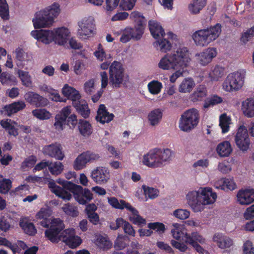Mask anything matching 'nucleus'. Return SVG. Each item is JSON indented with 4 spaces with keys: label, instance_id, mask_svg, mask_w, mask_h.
<instances>
[{
    "label": "nucleus",
    "instance_id": "f257e3e1",
    "mask_svg": "<svg viewBox=\"0 0 254 254\" xmlns=\"http://www.w3.org/2000/svg\"><path fill=\"white\" fill-rule=\"evenodd\" d=\"M190 60L188 48L183 47L166 54L160 61L158 66L164 70L185 69Z\"/></svg>",
    "mask_w": 254,
    "mask_h": 254
},
{
    "label": "nucleus",
    "instance_id": "f03ea898",
    "mask_svg": "<svg viewBox=\"0 0 254 254\" xmlns=\"http://www.w3.org/2000/svg\"><path fill=\"white\" fill-rule=\"evenodd\" d=\"M217 197L210 188L201 189L200 191H190L186 196L188 203L195 212L203 210L204 205L213 203Z\"/></svg>",
    "mask_w": 254,
    "mask_h": 254
},
{
    "label": "nucleus",
    "instance_id": "7ed1b4c3",
    "mask_svg": "<svg viewBox=\"0 0 254 254\" xmlns=\"http://www.w3.org/2000/svg\"><path fill=\"white\" fill-rule=\"evenodd\" d=\"M31 34L34 38L46 44L55 41L63 45L69 36V32L67 28L62 27L57 28L55 32L41 29L32 31Z\"/></svg>",
    "mask_w": 254,
    "mask_h": 254
},
{
    "label": "nucleus",
    "instance_id": "20e7f679",
    "mask_svg": "<svg viewBox=\"0 0 254 254\" xmlns=\"http://www.w3.org/2000/svg\"><path fill=\"white\" fill-rule=\"evenodd\" d=\"M60 12V5L57 3H54L44 9L36 12L35 18L32 20L34 28L38 29L50 26Z\"/></svg>",
    "mask_w": 254,
    "mask_h": 254
},
{
    "label": "nucleus",
    "instance_id": "39448f33",
    "mask_svg": "<svg viewBox=\"0 0 254 254\" xmlns=\"http://www.w3.org/2000/svg\"><path fill=\"white\" fill-rule=\"evenodd\" d=\"M222 31V26L216 23L206 29L196 31L192 35V39L197 46L204 47L217 39Z\"/></svg>",
    "mask_w": 254,
    "mask_h": 254
},
{
    "label": "nucleus",
    "instance_id": "423d86ee",
    "mask_svg": "<svg viewBox=\"0 0 254 254\" xmlns=\"http://www.w3.org/2000/svg\"><path fill=\"white\" fill-rule=\"evenodd\" d=\"M148 26L152 36L157 40L154 42V47L162 52L166 53L170 51L172 48L171 42L165 38L160 39V37L163 38L165 35L164 30L160 23L154 20H150Z\"/></svg>",
    "mask_w": 254,
    "mask_h": 254
},
{
    "label": "nucleus",
    "instance_id": "0eeeda50",
    "mask_svg": "<svg viewBox=\"0 0 254 254\" xmlns=\"http://www.w3.org/2000/svg\"><path fill=\"white\" fill-rule=\"evenodd\" d=\"M128 76L125 73V69L122 64L114 61L109 68V84L113 88H120L125 79Z\"/></svg>",
    "mask_w": 254,
    "mask_h": 254
},
{
    "label": "nucleus",
    "instance_id": "6e6552de",
    "mask_svg": "<svg viewBox=\"0 0 254 254\" xmlns=\"http://www.w3.org/2000/svg\"><path fill=\"white\" fill-rule=\"evenodd\" d=\"M199 121L198 111L192 108L186 111L182 115L179 122V128L184 131H190L197 126Z\"/></svg>",
    "mask_w": 254,
    "mask_h": 254
},
{
    "label": "nucleus",
    "instance_id": "1a4fd4ad",
    "mask_svg": "<svg viewBox=\"0 0 254 254\" xmlns=\"http://www.w3.org/2000/svg\"><path fill=\"white\" fill-rule=\"evenodd\" d=\"M245 74L240 71L229 73L223 83V89L228 92L238 91L244 85Z\"/></svg>",
    "mask_w": 254,
    "mask_h": 254
},
{
    "label": "nucleus",
    "instance_id": "9d476101",
    "mask_svg": "<svg viewBox=\"0 0 254 254\" xmlns=\"http://www.w3.org/2000/svg\"><path fill=\"white\" fill-rule=\"evenodd\" d=\"M41 225L47 228L45 236L53 243H58L62 239V231L64 228V223H41Z\"/></svg>",
    "mask_w": 254,
    "mask_h": 254
},
{
    "label": "nucleus",
    "instance_id": "9b49d317",
    "mask_svg": "<svg viewBox=\"0 0 254 254\" xmlns=\"http://www.w3.org/2000/svg\"><path fill=\"white\" fill-rule=\"evenodd\" d=\"M78 25L77 35L80 39H87L96 33L94 20L92 17L83 18Z\"/></svg>",
    "mask_w": 254,
    "mask_h": 254
},
{
    "label": "nucleus",
    "instance_id": "f8f14e48",
    "mask_svg": "<svg viewBox=\"0 0 254 254\" xmlns=\"http://www.w3.org/2000/svg\"><path fill=\"white\" fill-rule=\"evenodd\" d=\"M235 141L238 148L243 152L250 148L251 141L246 127L242 125L238 129L235 136Z\"/></svg>",
    "mask_w": 254,
    "mask_h": 254
},
{
    "label": "nucleus",
    "instance_id": "ddd939ff",
    "mask_svg": "<svg viewBox=\"0 0 254 254\" xmlns=\"http://www.w3.org/2000/svg\"><path fill=\"white\" fill-rule=\"evenodd\" d=\"M70 192L80 204L85 205L93 198V195L89 189H83L82 186L76 184Z\"/></svg>",
    "mask_w": 254,
    "mask_h": 254
},
{
    "label": "nucleus",
    "instance_id": "4468645a",
    "mask_svg": "<svg viewBox=\"0 0 254 254\" xmlns=\"http://www.w3.org/2000/svg\"><path fill=\"white\" fill-rule=\"evenodd\" d=\"M131 16L134 18L136 25L133 28L128 29L133 39L138 40L144 32V17L138 11H134L131 14Z\"/></svg>",
    "mask_w": 254,
    "mask_h": 254
},
{
    "label": "nucleus",
    "instance_id": "2eb2a0df",
    "mask_svg": "<svg viewBox=\"0 0 254 254\" xmlns=\"http://www.w3.org/2000/svg\"><path fill=\"white\" fill-rule=\"evenodd\" d=\"M99 158L98 154L90 151L84 152L79 155L74 160L73 168L75 170H80L85 167L88 163L97 160Z\"/></svg>",
    "mask_w": 254,
    "mask_h": 254
},
{
    "label": "nucleus",
    "instance_id": "dca6fc26",
    "mask_svg": "<svg viewBox=\"0 0 254 254\" xmlns=\"http://www.w3.org/2000/svg\"><path fill=\"white\" fill-rule=\"evenodd\" d=\"M71 248H75L82 243V240L76 235L73 228L66 229L62 232L61 240Z\"/></svg>",
    "mask_w": 254,
    "mask_h": 254
},
{
    "label": "nucleus",
    "instance_id": "f3484780",
    "mask_svg": "<svg viewBox=\"0 0 254 254\" xmlns=\"http://www.w3.org/2000/svg\"><path fill=\"white\" fill-rule=\"evenodd\" d=\"M90 177L96 184H105L110 179V171L107 167H97L92 171Z\"/></svg>",
    "mask_w": 254,
    "mask_h": 254
},
{
    "label": "nucleus",
    "instance_id": "a211bd4d",
    "mask_svg": "<svg viewBox=\"0 0 254 254\" xmlns=\"http://www.w3.org/2000/svg\"><path fill=\"white\" fill-rule=\"evenodd\" d=\"M62 150V145L60 143L55 142L44 146L43 148V153L46 155L61 161L65 157Z\"/></svg>",
    "mask_w": 254,
    "mask_h": 254
},
{
    "label": "nucleus",
    "instance_id": "6ab92c4d",
    "mask_svg": "<svg viewBox=\"0 0 254 254\" xmlns=\"http://www.w3.org/2000/svg\"><path fill=\"white\" fill-rule=\"evenodd\" d=\"M26 101L36 107H44L48 104V100L34 92H28L24 96Z\"/></svg>",
    "mask_w": 254,
    "mask_h": 254
},
{
    "label": "nucleus",
    "instance_id": "aec40b11",
    "mask_svg": "<svg viewBox=\"0 0 254 254\" xmlns=\"http://www.w3.org/2000/svg\"><path fill=\"white\" fill-rule=\"evenodd\" d=\"M71 113L70 106H66L62 109L59 114L56 115L54 126L56 129L62 130L66 123V119Z\"/></svg>",
    "mask_w": 254,
    "mask_h": 254
},
{
    "label": "nucleus",
    "instance_id": "412c9836",
    "mask_svg": "<svg viewBox=\"0 0 254 254\" xmlns=\"http://www.w3.org/2000/svg\"><path fill=\"white\" fill-rule=\"evenodd\" d=\"M142 163L144 165L150 168L160 167V162H159L155 148L150 150L143 155Z\"/></svg>",
    "mask_w": 254,
    "mask_h": 254
},
{
    "label": "nucleus",
    "instance_id": "4be33fe9",
    "mask_svg": "<svg viewBox=\"0 0 254 254\" xmlns=\"http://www.w3.org/2000/svg\"><path fill=\"white\" fill-rule=\"evenodd\" d=\"M238 201L242 205H248L254 201V189L240 190L237 194Z\"/></svg>",
    "mask_w": 254,
    "mask_h": 254
},
{
    "label": "nucleus",
    "instance_id": "5701e85b",
    "mask_svg": "<svg viewBox=\"0 0 254 254\" xmlns=\"http://www.w3.org/2000/svg\"><path fill=\"white\" fill-rule=\"evenodd\" d=\"M114 115L112 113H109L104 104L99 106L97 111V115L96 117V120L102 124L108 123L113 120Z\"/></svg>",
    "mask_w": 254,
    "mask_h": 254
},
{
    "label": "nucleus",
    "instance_id": "b1692460",
    "mask_svg": "<svg viewBox=\"0 0 254 254\" xmlns=\"http://www.w3.org/2000/svg\"><path fill=\"white\" fill-rule=\"evenodd\" d=\"M217 53L216 48H207L199 55V63L202 65L207 64L211 62L213 58L216 57Z\"/></svg>",
    "mask_w": 254,
    "mask_h": 254
},
{
    "label": "nucleus",
    "instance_id": "393cba45",
    "mask_svg": "<svg viewBox=\"0 0 254 254\" xmlns=\"http://www.w3.org/2000/svg\"><path fill=\"white\" fill-rule=\"evenodd\" d=\"M213 240L221 249L229 248L233 244V240L231 238L221 233L215 234L213 237Z\"/></svg>",
    "mask_w": 254,
    "mask_h": 254
},
{
    "label": "nucleus",
    "instance_id": "a878e982",
    "mask_svg": "<svg viewBox=\"0 0 254 254\" xmlns=\"http://www.w3.org/2000/svg\"><path fill=\"white\" fill-rule=\"evenodd\" d=\"M216 189L225 191L233 190L236 188V185L233 179L223 178L215 183Z\"/></svg>",
    "mask_w": 254,
    "mask_h": 254
},
{
    "label": "nucleus",
    "instance_id": "bb28decb",
    "mask_svg": "<svg viewBox=\"0 0 254 254\" xmlns=\"http://www.w3.org/2000/svg\"><path fill=\"white\" fill-rule=\"evenodd\" d=\"M62 93L65 97L72 101V105H74V101L78 102L81 100V95L79 91L67 84H65L63 88Z\"/></svg>",
    "mask_w": 254,
    "mask_h": 254
},
{
    "label": "nucleus",
    "instance_id": "cd10ccee",
    "mask_svg": "<svg viewBox=\"0 0 254 254\" xmlns=\"http://www.w3.org/2000/svg\"><path fill=\"white\" fill-rule=\"evenodd\" d=\"M25 107L26 105L24 102L18 101L5 106L3 110L5 114L8 116H10L11 115L23 110Z\"/></svg>",
    "mask_w": 254,
    "mask_h": 254
},
{
    "label": "nucleus",
    "instance_id": "c85d7f7f",
    "mask_svg": "<svg viewBox=\"0 0 254 254\" xmlns=\"http://www.w3.org/2000/svg\"><path fill=\"white\" fill-rule=\"evenodd\" d=\"M72 106L75 109L77 112L83 118L87 119L89 117L90 110L86 101L81 100L78 102L74 101V105Z\"/></svg>",
    "mask_w": 254,
    "mask_h": 254
},
{
    "label": "nucleus",
    "instance_id": "c756f323",
    "mask_svg": "<svg viewBox=\"0 0 254 254\" xmlns=\"http://www.w3.org/2000/svg\"><path fill=\"white\" fill-rule=\"evenodd\" d=\"M233 148L228 141H223L219 143L216 147L218 154L223 157L229 156L232 152Z\"/></svg>",
    "mask_w": 254,
    "mask_h": 254
},
{
    "label": "nucleus",
    "instance_id": "7c9ffc66",
    "mask_svg": "<svg viewBox=\"0 0 254 254\" xmlns=\"http://www.w3.org/2000/svg\"><path fill=\"white\" fill-rule=\"evenodd\" d=\"M242 109L245 116L248 118L254 117V99L249 98L243 101Z\"/></svg>",
    "mask_w": 254,
    "mask_h": 254
},
{
    "label": "nucleus",
    "instance_id": "2f4dec72",
    "mask_svg": "<svg viewBox=\"0 0 254 254\" xmlns=\"http://www.w3.org/2000/svg\"><path fill=\"white\" fill-rule=\"evenodd\" d=\"M155 149L159 162H160V167L163 163L169 161L171 159L173 152L171 149L169 148L161 149L157 148Z\"/></svg>",
    "mask_w": 254,
    "mask_h": 254
},
{
    "label": "nucleus",
    "instance_id": "473e14b6",
    "mask_svg": "<svg viewBox=\"0 0 254 254\" xmlns=\"http://www.w3.org/2000/svg\"><path fill=\"white\" fill-rule=\"evenodd\" d=\"M0 125L5 128L10 135L16 136L18 134V129L16 127L17 124L15 122H11L10 120L6 121L2 120Z\"/></svg>",
    "mask_w": 254,
    "mask_h": 254
},
{
    "label": "nucleus",
    "instance_id": "72a5a7b5",
    "mask_svg": "<svg viewBox=\"0 0 254 254\" xmlns=\"http://www.w3.org/2000/svg\"><path fill=\"white\" fill-rule=\"evenodd\" d=\"M162 116L163 112L160 109H155L151 111L148 115L150 124L152 126L157 125L161 121Z\"/></svg>",
    "mask_w": 254,
    "mask_h": 254
},
{
    "label": "nucleus",
    "instance_id": "f704fd0d",
    "mask_svg": "<svg viewBox=\"0 0 254 254\" xmlns=\"http://www.w3.org/2000/svg\"><path fill=\"white\" fill-rule=\"evenodd\" d=\"M15 58L20 62L28 63L32 59V55L30 52H25L22 48L18 47L15 50Z\"/></svg>",
    "mask_w": 254,
    "mask_h": 254
},
{
    "label": "nucleus",
    "instance_id": "c9c22d12",
    "mask_svg": "<svg viewBox=\"0 0 254 254\" xmlns=\"http://www.w3.org/2000/svg\"><path fill=\"white\" fill-rule=\"evenodd\" d=\"M94 243L98 248L103 251L108 250L111 249L112 246V243L109 239L101 235L97 237Z\"/></svg>",
    "mask_w": 254,
    "mask_h": 254
},
{
    "label": "nucleus",
    "instance_id": "e433bc0d",
    "mask_svg": "<svg viewBox=\"0 0 254 254\" xmlns=\"http://www.w3.org/2000/svg\"><path fill=\"white\" fill-rule=\"evenodd\" d=\"M78 129L80 133L84 136H89L92 132L91 125L89 122L84 120H79Z\"/></svg>",
    "mask_w": 254,
    "mask_h": 254
},
{
    "label": "nucleus",
    "instance_id": "4c0bfd02",
    "mask_svg": "<svg viewBox=\"0 0 254 254\" xmlns=\"http://www.w3.org/2000/svg\"><path fill=\"white\" fill-rule=\"evenodd\" d=\"M125 207L127 210L131 212V216H129V220L131 222H146L145 219L139 215L138 211L133 207L129 203H127Z\"/></svg>",
    "mask_w": 254,
    "mask_h": 254
},
{
    "label": "nucleus",
    "instance_id": "58836bf2",
    "mask_svg": "<svg viewBox=\"0 0 254 254\" xmlns=\"http://www.w3.org/2000/svg\"><path fill=\"white\" fill-rule=\"evenodd\" d=\"M195 85L193 80L191 78L184 79L179 86L180 92L187 93L190 92Z\"/></svg>",
    "mask_w": 254,
    "mask_h": 254
},
{
    "label": "nucleus",
    "instance_id": "ea45409f",
    "mask_svg": "<svg viewBox=\"0 0 254 254\" xmlns=\"http://www.w3.org/2000/svg\"><path fill=\"white\" fill-rule=\"evenodd\" d=\"M0 81L3 85H15L16 83V78L9 72L4 71L0 74Z\"/></svg>",
    "mask_w": 254,
    "mask_h": 254
},
{
    "label": "nucleus",
    "instance_id": "a19ab883",
    "mask_svg": "<svg viewBox=\"0 0 254 254\" xmlns=\"http://www.w3.org/2000/svg\"><path fill=\"white\" fill-rule=\"evenodd\" d=\"M207 0H193L192 3L190 4V11L193 14L198 13L205 6Z\"/></svg>",
    "mask_w": 254,
    "mask_h": 254
},
{
    "label": "nucleus",
    "instance_id": "79ce46f5",
    "mask_svg": "<svg viewBox=\"0 0 254 254\" xmlns=\"http://www.w3.org/2000/svg\"><path fill=\"white\" fill-rule=\"evenodd\" d=\"M230 124L231 119L226 114H223L220 116L219 118V126L222 129V132L223 133H225L229 131Z\"/></svg>",
    "mask_w": 254,
    "mask_h": 254
},
{
    "label": "nucleus",
    "instance_id": "37998d69",
    "mask_svg": "<svg viewBox=\"0 0 254 254\" xmlns=\"http://www.w3.org/2000/svg\"><path fill=\"white\" fill-rule=\"evenodd\" d=\"M62 209L66 215L73 218L77 217L79 214L77 207L69 203L64 204Z\"/></svg>",
    "mask_w": 254,
    "mask_h": 254
},
{
    "label": "nucleus",
    "instance_id": "c03bdc74",
    "mask_svg": "<svg viewBox=\"0 0 254 254\" xmlns=\"http://www.w3.org/2000/svg\"><path fill=\"white\" fill-rule=\"evenodd\" d=\"M108 202L112 207L118 209H124L127 203L123 199L119 200L115 197H108Z\"/></svg>",
    "mask_w": 254,
    "mask_h": 254
},
{
    "label": "nucleus",
    "instance_id": "a18cd8bd",
    "mask_svg": "<svg viewBox=\"0 0 254 254\" xmlns=\"http://www.w3.org/2000/svg\"><path fill=\"white\" fill-rule=\"evenodd\" d=\"M179 223H174L173 226L175 228L172 230V235L174 238L177 240H183L184 238H186L185 241L187 240V237H188V234L186 232L185 230H180L179 228Z\"/></svg>",
    "mask_w": 254,
    "mask_h": 254
},
{
    "label": "nucleus",
    "instance_id": "49530a36",
    "mask_svg": "<svg viewBox=\"0 0 254 254\" xmlns=\"http://www.w3.org/2000/svg\"><path fill=\"white\" fill-rule=\"evenodd\" d=\"M129 240L127 236L119 235L115 242V248L117 250H121L128 245Z\"/></svg>",
    "mask_w": 254,
    "mask_h": 254
},
{
    "label": "nucleus",
    "instance_id": "de8ad7c7",
    "mask_svg": "<svg viewBox=\"0 0 254 254\" xmlns=\"http://www.w3.org/2000/svg\"><path fill=\"white\" fill-rule=\"evenodd\" d=\"M33 116L41 120L49 119L51 114L45 109H37L32 111Z\"/></svg>",
    "mask_w": 254,
    "mask_h": 254
},
{
    "label": "nucleus",
    "instance_id": "09e8293b",
    "mask_svg": "<svg viewBox=\"0 0 254 254\" xmlns=\"http://www.w3.org/2000/svg\"><path fill=\"white\" fill-rule=\"evenodd\" d=\"M142 188L145 197H147L149 199H154L159 196V191L157 189L149 187L145 185H143Z\"/></svg>",
    "mask_w": 254,
    "mask_h": 254
},
{
    "label": "nucleus",
    "instance_id": "8fccbe9b",
    "mask_svg": "<svg viewBox=\"0 0 254 254\" xmlns=\"http://www.w3.org/2000/svg\"><path fill=\"white\" fill-rule=\"evenodd\" d=\"M224 73V68L219 65H216L210 72L209 77L213 80L217 81Z\"/></svg>",
    "mask_w": 254,
    "mask_h": 254
},
{
    "label": "nucleus",
    "instance_id": "3c124183",
    "mask_svg": "<svg viewBox=\"0 0 254 254\" xmlns=\"http://www.w3.org/2000/svg\"><path fill=\"white\" fill-rule=\"evenodd\" d=\"M206 89L204 86H199L192 95V100L193 102L201 101L206 95Z\"/></svg>",
    "mask_w": 254,
    "mask_h": 254
},
{
    "label": "nucleus",
    "instance_id": "603ef678",
    "mask_svg": "<svg viewBox=\"0 0 254 254\" xmlns=\"http://www.w3.org/2000/svg\"><path fill=\"white\" fill-rule=\"evenodd\" d=\"M148 88L150 93L153 95L159 93L162 88V84L157 80H152L148 84Z\"/></svg>",
    "mask_w": 254,
    "mask_h": 254
},
{
    "label": "nucleus",
    "instance_id": "864d4df0",
    "mask_svg": "<svg viewBox=\"0 0 254 254\" xmlns=\"http://www.w3.org/2000/svg\"><path fill=\"white\" fill-rule=\"evenodd\" d=\"M64 169V165L60 162L52 163L50 162L49 170L53 175L60 174Z\"/></svg>",
    "mask_w": 254,
    "mask_h": 254
},
{
    "label": "nucleus",
    "instance_id": "5fc2aeb1",
    "mask_svg": "<svg viewBox=\"0 0 254 254\" xmlns=\"http://www.w3.org/2000/svg\"><path fill=\"white\" fill-rule=\"evenodd\" d=\"M0 17L4 20L9 18L8 5L6 0H0Z\"/></svg>",
    "mask_w": 254,
    "mask_h": 254
},
{
    "label": "nucleus",
    "instance_id": "6e6d98bb",
    "mask_svg": "<svg viewBox=\"0 0 254 254\" xmlns=\"http://www.w3.org/2000/svg\"><path fill=\"white\" fill-rule=\"evenodd\" d=\"M0 246H4L9 248L14 254L19 253L21 252V250L18 247V246L16 244H12L5 238L0 237Z\"/></svg>",
    "mask_w": 254,
    "mask_h": 254
},
{
    "label": "nucleus",
    "instance_id": "4d7b16f0",
    "mask_svg": "<svg viewBox=\"0 0 254 254\" xmlns=\"http://www.w3.org/2000/svg\"><path fill=\"white\" fill-rule=\"evenodd\" d=\"M17 73L23 85L26 87H29L31 85V76L28 72L19 69Z\"/></svg>",
    "mask_w": 254,
    "mask_h": 254
},
{
    "label": "nucleus",
    "instance_id": "13d9d810",
    "mask_svg": "<svg viewBox=\"0 0 254 254\" xmlns=\"http://www.w3.org/2000/svg\"><path fill=\"white\" fill-rule=\"evenodd\" d=\"M24 233L29 236L35 235L37 233V229L34 223H19Z\"/></svg>",
    "mask_w": 254,
    "mask_h": 254
},
{
    "label": "nucleus",
    "instance_id": "bf43d9fd",
    "mask_svg": "<svg viewBox=\"0 0 254 254\" xmlns=\"http://www.w3.org/2000/svg\"><path fill=\"white\" fill-rule=\"evenodd\" d=\"M191 242H199L201 244L205 243V239L196 232H192L191 235H188L186 242L191 245Z\"/></svg>",
    "mask_w": 254,
    "mask_h": 254
},
{
    "label": "nucleus",
    "instance_id": "052dcab7",
    "mask_svg": "<svg viewBox=\"0 0 254 254\" xmlns=\"http://www.w3.org/2000/svg\"><path fill=\"white\" fill-rule=\"evenodd\" d=\"M37 161V158L35 156L31 155L25 159L21 163V169L22 170H25L27 168H32L34 167Z\"/></svg>",
    "mask_w": 254,
    "mask_h": 254
},
{
    "label": "nucleus",
    "instance_id": "680f3d73",
    "mask_svg": "<svg viewBox=\"0 0 254 254\" xmlns=\"http://www.w3.org/2000/svg\"><path fill=\"white\" fill-rule=\"evenodd\" d=\"M120 0H106L105 5L103 6L107 14L113 11L119 5Z\"/></svg>",
    "mask_w": 254,
    "mask_h": 254
},
{
    "label": "nucleus",
    "instance_id": "e2e57ef3",
    "mask_svg": "<svg viewBox=\"0 0 254 254\" xmlns=\"http://www.w3.org/2000/svg\"><path fill=\"white\" fill-rule=\"evenodd\" d=\"M52 210L49 207L41 208L40 211L36 214L37 219L47 220L51 215Z\"/></svg>",
    "mask_w": 254,
    "mask_h": 254
},
{
    "label": "nucleus",
    "instance_id": "0e129e2a",
    "mask_svg": "<svg viewBox=\"0 0 254 254\" xmlns=\"http://www.w3.org/2000/svg\"><path fill=\"white\" fill-rule=\"evenodd\" d=\"M12 182L9 179H3L0 181V193L5 194L11 188Z\"/></svg>",
    "mask_w": 254,
    "mask_h": 254
},
{
    "label": "nucleus",
    "instance_id": "69168bd1",
    "mask_svg": "<svg viewBox=\"0 0 254 254\" xmlns=\"http://www.w3.org/2000/svg\"><path fill=\"white\" fill-rule=\"evenodd\" d=\"M222 102V99L221 97L218 96L217 95H214L209 99H207L203 105L204 108H208L211 106H214Z\"/></svg>",
    "mask_w": 254,
    "mask_h": 254
},
{
    "label": "nucleus",
    "instance_id": "338daca9",
    "mask_svg": "<svg viewBox=\"0 0 254 254\" xmlns=\"http://www.w3.org/2000/svg\"><path fill=\"white\" fill-rule=\"evenodd\" d=\"M136 0H122L120 7L124 10H129L134 7Z\"/></svg>",
    "mask_w": 254,
    "mask_h": 254
},
{
    "label": "nucleus",
    "instance_id": "774afa93",
    "mask_svg": "<svg viewBox=\"0 0 254 254\" xmlns=\"http://www.w3.org/2000/svg\"><path fill=\"white\" fill-rule=\"evenodd\" d=\"M174 215L181 220H185L189 217L190 211L185 209H178L174 211Z\"/></svg>",
    "mask_w": 254,
    "mask_h": 254
}]
</instances>
